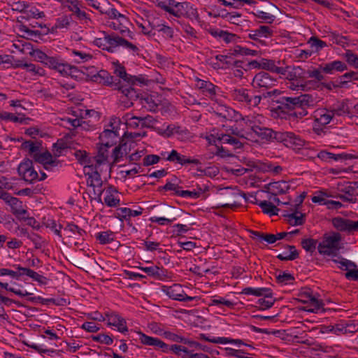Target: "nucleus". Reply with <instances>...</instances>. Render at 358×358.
Returning a JSON list of instances; mask_svg holds the SVG:
<instances>
[{
	"label": "nucleus",
	"mask_w": 358,
	"mask_h": 358,
	"mask_svg": "<svg viewBox=\"0 0 358 358\" xmlns=\"http://www.w3.org/2000/svg\"><path fill=\"white\" fill-rule=\"evenodd\" d=\"M262 96L264 98L273 96L272 102L278 105L272 111L278 115L285 114L301 119L308 115L307 108L314 105V99L309 94L287 96H285L282 92L273 90L263 93Z\"/></svg>",
	"instance_id": "obj_1"
},
{
	"label": "nucleus",
	"mask_w": 358,
	"mask_h": 358,
	"mask_svg": "<svg viewBox=\"0 0 358 358\" xmlns=\"http://www.w3.org/2000/svg\"><path fill=\"white\" fill-rule=\"evenodd\" d=\"M341 239L342 236L338 232L324 234L322 241L317 246L319 253L328 256H336L341 249Z\"/></svg>",
	"instance_id": "obj_2"
},
{
	"label": "nucleus",
	"mask_w": 358,
	"mask_h": 358,
	"mask_svg": "<svg viewBox=\"0 0 358 358\" xmlns=\"http://www.w3.org/2000/svg\"><path fill=\"white\" fill-rule=\"evenodd\" d=\"M222 197L217 201V206L222 208H234L238 207L240 203L236 199L243 197L247 201L246 194L236 189L226 187L224 192L220 194Z\"/></svg>",
	"instance_id": "obj_3"
},
{
	"label": "nucleus",
	"mask_w": 358,
	"mask_h": 358,
	"mask_svg": "<svg viewBox=\"0 0 358 358\" xmlns=\"http://www.w3.org/2000/svg\"><path fill=\"white\" fill-rule=\"evenodd\" d=\"M233 99L239 102H243L250 107L257 106L261 100L260 95H251L250 90L245 88L234 89L231 92Z\"/></svg>",
	"instance_id": "obj_4"
},
{
	"label": "nucleus",
	"mask_w": 358,
	"mask_h": 358,
	"mask_svg": "<svg viewBox=\"0 0 358 358\" xmlns=\"http://www.w3.org/2000/svg\"><path fill=\"white\" fill-rule=\"evenodd\" d=\"M106 42L107 48H105V50L108 52H114L115 48L118 46L125 47L127 48L131 49L134 52L138 50V48L136 45L129 42L123 37H121L115 33L110 34L106 33Z\"/></svg>",
	"instance_id": "obj_5"
},
{
	"label": "nucleus",
	"mask_w": 358,
	"mask_h": 358,
	"mask_svg": "<svg viewBox=\"0 0 358 358\" xmlns=\"http://www.w3.org/2000/svg\"><path fill=\"white\" fill-rule=\"evenodd\" d=\"M156 5L177 17H180L185 15L184 8L185 6H187L185 2H177L175 0H157Z\"/></svg>",
	"instance_id": "obj_6"
},
{
	"label": "nucleus",
	"mask_w": 358,
	"mask_h": 358,
	"mask_svg": "<svg viewBox=\"0 0 358 358\" xmlns=\"http://www.w3.org/2000/svg\"><path fill=\"white\" fill-rule=\"evenodd\" d=\"M280 12L278 7L271 2H268L264 8V10L257 9L253 12V15L261 19L263 22L272 23L275 19V15Z\"/></svg>",
	"instance_id": "obj_7"
},
{
	"label": "nucleus",
	"mask_w": 358,
	"mask_h": 358,
	"mask_svg": "<svg viewBox=\"0 0 358 358\" xmlns=\"http://www.w3.org/2000/svg\"><path fill=\"white\" fill-rule=\"evenodd\" d=\"M284 143L287 146L294 145L296 148L303 145V141L292 132H278L273 131V141Z\"/></svg>",
	"instance_id": "obj_8"
},
{
	"label": "nucleus",
	"mask_w": 358,
	"mask_h": 358,
	"mask_svg": "<svg viewBox=\"0 0 358 358\" xmlns=\"http://www.w3.org/2000/svg\"><path fill=\"white\" fill-rule=\"evenodd\" d=\"M163 291L169 298L179 301H192L195 299V297L187 296L185 293L182 287L179 284H173L171 286H164Z\"/></svg>",
	"instance_id": "obj_9"
},
{
	"label": "nucleus",
	"mask_w": 358,
	"mask_h": 358,
	"mask_svg": "<svg viewBox=\"0 0 358 358\" xmlns=\"http://www.w3.org/2000/svg\"><path fill=\"white\" fill-rule=\"evenodd\" d=\"M252 85L254 87L268 90L276 85V79L270 76L269 73L261 71L255 76Z\"/></svg>",
	"instance_id": "obj_10"
},
{
	"label": "nucleus",
	"mask_w": 358,
	"mask_h": 358,
	"mask_svg": "<svg viewBox=\"0 0 358 358\" xmlns=\"http://www.w3.org/2000/svg\"><path fill=\"white\" fill-rule=\"evenodd\" d=\"M33 158L36 162L43 164L45 169L50 171L52 167L57 166L59 164V161L55 157L54 158L52 154L45 151L43 153L36 152Z\"/></svg>",
	"instance_id": "obj_11"
},
{
	"label": "nucleus",
	"mask_w": 358,
	"mask_h": 358,
	"mask_svg": "<svg viewBox=\"0 0 358 358\" xmlns=\"http://www.w3.org/2000/svg\"><path fill=\"white\" fill-rule=\"evenodd\" d=\"M114 73L128 85H135L136 82L143 85H147L148 80H146L141 75L139 76L129 75L127 73L125 68L120 64L116 65Z\"/></svg>",
	"instance_id": "obj_12"
},
{
	"label": "nucleus",
	"mask_w": 358,
	"mask_h": 358,
	"mask_svg": "<svg viewBox=\"0 0 358 358\" xmlns=\"http://www.w3.org/2000/svg\"><path fill=\"white\" fill-rule=\"evenodd\" d=\"M90 80L96 83H103L106 85H110L115 87V83H117V79H114L108 71L101 70L96 74L90 76Z\"/></svg>",
	"instance_id": "obj_13"
},
{
	"label": "nucleus",
	"mask_w": 358,
	"mask_h": 358,
	"mask_svg": "<svg viewBox=\"0 0 358 358\" xmlns=\"http://www.w3.org/2000/svg\"><path fill=\"white\" fill-rule=\"evenodd\" d=\"M117 83H115V89L121 92L124 96L127 97L130 100H136L139 97L138 94L132 87L134 85L122 84L120 80H117Z\"/></svg>",
	"instance_id": "obj_14"
},
{
	"label": "nucleus",
	"mask_w": 358,
	"mask_h": 358,
	"mask_svg": "<svg viewBox=\"0 0 358 358\" xmlns=\"http://www.w3.org/2000/svg\"><path fill=\"white\" fill-rule=\"evenodd\" d=\"M97 165L95 166V170L91 173L89 174V178L87 180L88 185L93 187L94 194L99 199L103 193L102 189H98L97 192L95 189V187L97 186L98 187H101L103 182L101 180V175L96 170Z\"/></svg>",
	"instance_id": "obj_15"
},
{
	"label": "nucleus",
	"mask_w": 358,
	"mask_h": 358,
	"mask_svg": "<svg viewBox=\"0 0 358 358\" xmlns=\"http://www.w3.org/2000/svg\"><path fill=\"white\" fill-rule=\"evenodd\" d=\"M322 71L326 73L332 74L334 71L342 72L348 69L347 65L341 61H334L320 65Z\"/></svg>",
	"instance_id": "obj_16"
},
{
	"label": "nucleus",
	"mask_w": 358,
	"mask_h": 358,
	"mask_svg": "<svg viewBox=\"0 0 358 358\" xmlns=\"http://www.w3.org/2000/svg\"><path fill=\"white\" fill-rule=\"evenodd\" d=\"M107 325L116 327L121 333L128 331L126 320L117 313L110 317L109 322H107Z\"/></svg>",
	"instance_id": "obj_17"
},
{
	"label": "nucleus",
	"mask_w": 358,
	"mask_h": 358,
	"mask_svg": "<svg viewBox=\"0 0 358 358\" xmlns=\"http://www.w3.org/2000/svg\"><path fill=\"white\" fill-rule=\"evenodd\" d=\"M241 293L247 295L252 294L256 296H263L265 298H271L273 295L271 289L266 287H245L243 289Z\"/></svg>",
	"instance_id": "obj_18"
},
{
	"label": "nucleus",
	"mask_w": 358,
	"mask_h": 358,
	"mask_svg": "<svg viewBox=\"0 0 358 358\" xmlns=\"http://www.w3.org/2000/svg\"><path fill=\"white\" fill-rule=\"evenodd\" d=\"M261 69L267 70L271 72H274L281 75H285L287 72V68L278 67L275 66V62L271 59H262L261 60Z\"/></svg>",
	"instance_id": "obj_19"
},
{
	"label": "nucleus",
	"mask_w": 358,
	"mask_h": 358,
	"mask_svg": "<svg viewBox=\"0 0 358 358\" xmlns=\"http://www.w3.org/2000/svg\"><path fill=\"white\" fill-rule=\"evenodd\" d=\"M334 117V113L327 110L325 113L320 114L319 117H315L314 130L316 133L319 134L320 131H322V128H318L317 126H325L328 124Z\"/></svg>",
	"instance_id": "obj_20"
},
{
	"label": "nucleus",
	"mask_w": 358,
	"mask_h": 358,
	"mask_svg": "<svg viewBox=\"0 0 358 358\" xmlns=\"http://www.w3.org/2000/svg\"><path fill=\"white\" fill-rule=\"evenodd\" d=\"M358 190V182H354L352 186H348L342 189V192L346 193L348 196L342 194H338L336 198L341 199L343 201H348L350 203H355L356 199L353 197L355 192Z\"/></svg>",
	"instance_id": "obj_21"
},
{
	"label": "nucleus",
	"mask_w": 358,
	"mask_h": 358,
	"mask_svg": "<svg viewBox=\"0 0 358 358\" xmlns=\"http://www.w3.org/2000/svg\"><path fill=\"white\" fill-rule=\"evenodd\" d=\"M178 213L185 214L187 216H190V214L186 213L180 209L176 210L171 206H164L158 209L157 214L159 217H164L167 218L176 217V215Z\"/></svg>",
	"instance_id": "obj_22"
},
{
	"label": "nucleus",
	"mask_w": 358,
	"mask_h": 358,
	"mask_svg": "<svg viewBox=\"0 0 358 358\" xmlns=\"http://www.w3.org/2000/svg\"><path fill=\"white\" fill-rule=\"evenodd\" d=\"M331 222L338 231L351 232V220L336 217L332 219Z\"/></svg>",
	"instance_id": "obj_23"
},
{
	"label": "nucleus",
	"mask_w": 358,
	"mask_h": 358,
	"mask_svg": "<svg viewBox=\"0 0 358 358\" xmlns=\"http://www.w3.org/2000/svg\"><path fill=\"white\" fill-rule=\"evenodd\" d=\"M282 216L287 218V220L288 223L292 226L302 225L305 222L306 215L299 213L296 210H294V211L290 214H284Z\"/></svg>",
	"instance_id": "obj_24"
},
{
	"label": "nucleus",
	"mask_w": 358,
	"mask_h": 358,
	"mask_svg": "<svg viewBox=\"0 0 358 358\" xmlns=\"http://www.w3.org/2000/svg\"><path fill=\"white\" fill-rule=\"evenodd\" d=\"M251 130L262 140L273 141V130L271 129L254 125Z\"/></svg>",
	"instance_id": "obj_25"
},
{
	"label": "nucleus",
	"mask_w": 358,
	"mask_h": 358,
	"mask_svg": "<svg viewBox=\"0 0 358 358\" xmlns=\"http://www.w3.org/2000/svg\"><path fill=\"white\" fill-rule=\"evenodd\" d=\"M273 31L268 26L262 25L259 29L253 30L249 34V38L257 41L259 37H268L272 36Z\"/></svg>",
	"instance_id": "obj_26"
},
{
	"label": "nucleus",
	"mask_w": 358,
	"mask_h": 358,
	"mask_svg": "<svg viewBox=\"0 0 358 358\" xmlns=\"http://www.w3.org/2000/svg\"><path fill=\"white\" fill-rule=\"evenodd\" d=\"M143 208L139 207L138 210H131L129 208H120L118 209V215L120 220H129L131 217H136L143 213Z\"/></svg>",
	"instance_id": "obj_27"
},
{
	"label": "nucleus",
	"mask_w": 358,
	"mask_h": 358,
	"mask_svg": "<svg viewBox=\"0 0 358 358\" xmlns=\"http://www.w3.org/2000/svg\"><path fill=\"white\" fill-rule=\"evenodd\" d=\"M323 306L324 303L322 301L318 300L314 296L313 298H310V301H309L308 306L303 308V310L311 313H317L320 310L324 312L325 310Z\"/></svg>",
	"instance_id": "obj_28"
},
{
	"label": "nucleus",
	"mask_w": 358,
	"mask_h": 358,
	"mask_svg": "<svg viewBox=\"0 0 358 358\" xmlns=\"http://www.w3.org/2000/svg\"><path fill=\"white\" fill-rule=\"evenodd\" d=\"M17 114L18 116L15 115L13 113H0V119L5 120H10L13 122H20L23 123L26 120H29V118H25L24 115H22L21 113H17Z\"/></svg>",
	"instance_id": "obj_29"
},
{
	"label": "nucleus",
	"mask_w": 358,
	"mask_h": 358,
	"mask_svg": "<svg viewBox=\"0 0 358 358\" xmlns=\"http://www.w3.org/2000/svg\"><path fill=\"white\" fill-rule=\"evenodd\" d=\"M86 75L87 78L86 80H88L90 78V76L88 74H86V73L81 69H79L78 67L69 64L68 70H67V76H71L72 78H74L76 80L78 79H83V76Z\"/></svg>",
	"instance_id": "obj_30"
},
{
	"label": "nucleus",
	"mask_w": 358,
	"mask_h": 358,
	"mask_svg": "<svg viewBox=\"0 0 358 358\" xmlns=\"http://www.w3.org/2000/svg\"><path fill=\"white\" fill-rule=\"evenodd\" d=\"M341 81L337 85H334V88H341L344 87L348 82L351 80H358V73L355 71H350L345 73L340 77Z\"/></svg>",
	"instance_id": "obj_31"
},
{
	"label": "nucleus",
	"mask_w": 358,
	"mask_h": 358,
	"mask_svg": "<svg viewBox=\"0 0 358 358\" xmlns=\"http://www.w3.org/2000/svg\"><path fill=\"white\" fill-rule=\"evenodd\" d=\"M74 156L80 164H85V166L93 169V165H90L91 159L88 157V154L86 151L80 150H76L74 153Z\"/></svg>",
	"instance_id": "obj_32"
},
{
	"label": "nucleus",
	"mask_w": 358,
	"mask_h": 358,
	"mask_svg": "<svg viewBox=\"0 0 358 358\" xmlns=\"http://www.w3.org/2000/svg\"><path fill=\"white\" fill-rule=\"evenodd\" d=\"M285 248L289 250V252H290L289 255L286 257H283V255L279 254L278 255H277V258L278 259H280L281 261H292L299 257V252L297 251V250L296 249L295 246L290 245H285Z\"/></svg>",
	"instance_id": "obj_33"
},
{
	"label": "nucleus",
	"mask_w": 358,
	"mask_h": 358,
	"mask_svg": "<svg viewBox=\"0 0 358 358\" xmlns=\"http://www.w3.org/2000/svg\"><path fill=\"white\" fill-rule=\"evenodd\" d=\"M197 86L199 89L202 90L203 92H207L210 94V96L215 95V87L216 86L213 83L205 81L201 79H198L197 80Z\"/></svg>",
	"instance_id": "obj_34"
},
{
	"label": "nucleus",
	"mask_w": 358,
	"mask_h": 358,
	"mask_svg": "<svg viewBox=\"0 0 358 358\" xmlns=\"http://www.w3.org/2000/svg\"><path fill=\"white\" fill-rule=\"evenodd\" d=\"M262 209L264 213L269 214L270 215H275L278 214L279 209L273 205L271 202L263 201L258 203Z\"/></svg>",
	"instance_id": "obj_35"
},
{
	"label": "nucleus",
	"mask_w": 358,
	"mask_h": 358,
	"mask_svg": "<svg viewBox=\"0 0 358 358\" xmlns=\"http://www.w3.org/2000/svg\"><path fill=\"white\" fill-rule=\"evenodd\" d=\"M115 234L111 231H106L96 234V238L101 244H107L114 241Z\"/></svg>",
	"instance_id": "obj_36"
},
{
	"label": "nucleus",
	"mask_w": 358,
	"mask_h": 358,
	"mask_svg": "<svg viewBox=\"0 0 358 358\" xmlns=\"http://www.w3.org/2000/svg\"><path fill=\"white\" fill-rule=\"evenodd\" d=\"M69 148L67 143L63 139H59L57 143H54L52 145V152L55 157H59L63 150L67 149Z\"/></svg>",
	"instance_id": "obj_37"
},
{
	"label": "nucleus",
	"mask_w": 358,
	"mask_h": 358,
	"mask_svg": "<svg viewBox=\"0 0 358 358\" xmlns=\"http://www.w3.org/2000/svg\"><path fill=\"white\" fill-rule=\"evenodd\" d=\"M108 157V150L106 148H104L100 145L98 148V154L94 157L96 161V165L100 166L102 164L105 163Z\"/></svg>",
	"instance_id": "obj_38"
},
{
	"label": "nucleus",
	"mask_w": 358,
	"mask_h": 358,
	"mask_svg": "<svg viewBox=\"0 0 358 358\" xmlns=\"http://www.w3.org/2000/svg\"><path fill=\"white\" fill-rule=\"evenodd\" d=\"M275 299H273V296L271 298H261L259 299L257 301V303L259 306H256L259 310H264L271 308L275 302Z\"/></svg>",
	"instance_id": "obj_39"
},
{
	"label": "nucleus",
	"mask_w": 358,
	"mask_h": 358,
	"mask_svg": "<svg viewBox=\"0 0 358 358\" xmlns=\"http://www.w3.org/2000/svg\"><path fill=\"white\" fill-rule=\"evenodd\" d=\"M218 141H222L224 143H229L234 145L236 148H240L243 146L242 143L237 138L229 136V134H222L217 137Z\"/></svg>",
	"instance_id": "obj_40"
},
{
	"label": "nucleus",
	"mask_w": 358,
	"mask_h": 358,
	"mask_svg": "<svg viewBox=\"0 0 358 358\" xmlns=\"http://www.w3.org/2000/svg\"><path fill=\"white\" fill-rule=\"evenodd\" d=\"M33 167V162L29 159H25L20 164L17 168L18 174L20 176H24Z\"/></svg>",
	"instance_id": "obj_41"
},
{
	"label": "nucleus",
	"mask_w": 358,
	"mask_h": 358,
	"mask_svg": "<svg viewBox=\"0 0 358 358\" xmlns=\"http://www.w3.org/2000/svg\"><path fill=\"white\" fill-rule=\"evenodd\" d=\"M317 241L313 238L302 239L301 244L302 248L307 252H313L316 249Z\"/></svg>",
	"instance_id": "obj_42"
},
{
	"label": "nucleus",
	"mask_w": 358,
	"mask_h": 358,
	"mask_svg": "<svg viewBox=\"0 0 358 358\" xmlns=\"http://www.w3.org/2000/svg\"><path fill=\"white\" fill-rule=\"evenodd\" d=\"M258 52L257 50H250L247 48H243L240 45H236L234 49L233 50V52H231L232 55H252V56H256L257 55Z\"/></svg>",
	"instance_id": "obj_43"
},
{
	"label": "nucleus",
	"mask_w": 358,
	"mask_h": 358,
	"mask_svg": "<svg viewBox=\"0 0 358 358\" xmlns=\"http://www.w3.org/2000/svg\"><path fill=\"white\" fill-rule=\"evenodd\" d=\"M75 1H76L75 3L74 2L73 3V1L69 2L70 6H69V8L70 10L73 12L80 20L86 19L87 14L85 11H83L80 9V8L78 6V5H79L78 0H75Z\"/></svg>",
	"instance_id": "obj_44"
},
{
	"label": "nucleus",
	"mask_w": 358,
	"mask_h": 358,
	"mask_svg": "<svg viewBox=\"0 0 358 358\" xmlns=\"http://www.w3.org/2000/svg\"><path fill=\"white\" fill-rule=\"evenodd\" d=\"M138 334L139 335V340L141 343L143 345H150V346H155L157 341L158 340L157 338L151 337L145 335L141 331H138Z\"/></svg>",
	"instance_id": "obj_45"
},
{
	"label": "nucleus",
	"mask_w": 358,
	"mask_h": 358,
	"mask_svg": "<svg viewBox=\"0 0 358 358\" xmlns=\"http://www.w3.org/2000/svg\"><path fill=\"white\" fill-rule=\"evenodd\" d=\"M138 26L142 29V32L144 34L152 36L156 34L155 29L157 25H155L152 22L148 21L145 24H138Z\"/></svg>",
	"instance_id": "obj_46"
},
{
	"label": "nucleus",
	"mask_w": 358,
	"mask_h": 358,
	"mask_svg": "<svg viewBox=\"0 0 358 358\" xmlns=\"http://www.w3.org/2000/svg\"><path fill=\"white\" fill-rule=\"evenodd\" d=\"M330 111L331 113H334V115H343L345 114H347L349 116L351 115L349 108L347 103H345L344 101L341 102L336 108H334Z\"/></svg>",
	"instance_id": "obj_47"
},
{
	"label": "nucleus",
	"mask_w": 358,
	"mask_h": 358,
	"mask_svg": "<svg viewBox=\"0 0 358 358\" xmlns=\"http://www.w3.org/2000/svg\"><path fill=\"white\" fill-rule=\"evenodd\" d=\"M217 109L221 113V117L224 120H230L233 117L235 110L226 106H220Z\"/></svg>",
	"instance_id": "obj_48"
},
{
	"label": "nucleus",
	"mask_w": 358,
	"mask_h": 358,
	"mask_svg": "<svg viewBox=\"0 0 358 358\" xmlns=\"http://www.w3.org/2000/svg\"><path fill=\"white\" fill-rule=\"evenodd\" d=\"M344 57L350 65L358 69V56L357 55L354 54L351 50H348Z\"/></svg>",
	"instance_id": "obj_49"
},
{
	"label": "nucleus",
	"mask_w": 358,
	"mask_h": 358,
	"mask_svg": "<svg viewBox=\"0 0 358 358\" xmlns=\"http://www.w3.org/2000/svg\"><path fill=\"white\" fill-rule=\"evenodd\" d=\"M26 13V16H22V18L29 20L30 18H42L45 16L43 12H40L36 8H32L31 9L27 10L24 13Z\"/></svg>",
	"instance_id": "obj_50"
},
{
	"label": "nucleus",
	"mask_w": 358,
	"mask_h": 358,
	"mask_svg": "<svg viewBox=\"0 0 358 358\" xmlns=\"http://www.w3.org/2000/svg\"><path fill=\"white\" fill-rule=\"evenodd\" d=\"M40 146L41 144H39V145H35V144L32 141H24L22 144L21 148L23 150H28L29 154L34 156L36 152L39 151Z\"/></svg>",
	"instance_id": "obj_51"
},
{
	"label": "nucleus",
	"mask_w": 358,
	"mask_h": 358,
	"mask_svg": "<svg viewBox=\"0 0 358 358\" xmlns=\"http://www.w3.org/2000/svg\"><path fill=\"white\" fill-rule=\"evenodd\" d=\"M92 338L94 341L99 342L106 345H111L113 343V338L110 336L104 334L92 336Z\"/></svg>",
	"instance_id": "obj_52"
},
{
	"label": "nucleus",
	"mask_w": 358,
	"mask_h": 358,
	"mask_svg": "<svg viewBox=\"0 0 358 358\" xmlns=\"http://www.w3.org/2000/svg\"><path fill=\"white\" fill-rule=\"evenodd\" d=\"M308 43L310 44V46L312 48H313V47L315 48V51H318L327 46V43L324 41L319 39L316 36H312L309 39Z\"/></svg>",
	"instance_id": "obj_53"
},
{
	"label": "nucleus",
	"mask_w": 358,
	"mask_h": 358,
	"mask_svg": "<svg viewBox=\"0 0 358 358\" xmlns=\"http://www.w3.org/2000/svg\"><path fill=\"white\" fill-rule=\"evenodd\" d=\"M27 71L32 73L33 75L44 76L45 70L31 63H27L26 68Z\"/></svg>",
	"instance_id": "obj_54"
},
{
	"label": "nucleus",
	"mask_w": 358,
	"mask_h": 358,
	"mask_svg": "<svg viewBox=\"0 0 358 358\" xmlns=\"http://www.w3.org/2000/svg\"><path fill=\"white\" fill-rule=\"evenodd\" d=\"M202 193V189L201 187H199V191H189V190H180L176 192V195L182 196V197H187L189 196L192 198H198L200 196L201 194Z\"/></svg>",
	"instance_id": "obj_55"
},
{
	"label": "nucleus",
	"mask_w": 358,
	"mask_h": 358,
	"mask_svg": "<svg viewBox=\"0 0 358 358\" xmlns=\"http://www.w3.org/2000/svg\"><path fill=\"white\" fill-rule=\"evenodd\" d=\"M126 146V144H121L116 146L113 151L112 157H113V164H116L119 162L120 159L123 157L122 148Z\"/></svg>",
	"instance_id": "obj_56"
},
{
	"label": "nucleus",
	"mask_w": 358,
	"mask_h": 358,
	"mask_svg": "<svg viewBox=\"0 0 358 358\" xmlns=\"http://www.w3.org/2000/svg\"><path fill=\"white\" fill-rule=\"evenodd\" d=\"M64 231H69L73 234L76 232L80 236H83V235L86 234V231L84 229L80 228L78 225L73 223L68 224L64 228Z\"/></svg>",
	"instance_id": "obj_57"
},
{
	"label": "nucleus",
	"mask_w": 358,
	"mask_h": 358,
	"mask_svg": "<svg viewBox=\"0 0 358 358\" xmlns=\"http://www.w3.org/2000/svg\"><path fill=\"white\" fill-rule=\"evenodd\" d=\"M38 178V174L36 170H34V167H32L27 173L22 176V179L29 183H33L34 181L37 180Z\"/></svg>",
	"instance_id": "obj_58"
},
{
	"label": "nucleus",
	"mask_w": 358,
	"mask_h": 358,
	"mask_svg": "<svg viewBox=\"0 0 358 358\" xmlns=\"http://www.w3.org/2000/svg\"><path fill=\"white\" fill-rule=\"evenodd\" d=\"M160 160V157L156 155H148L143 158V166H148L152 164L158 163Z\"/></svg>",
	"instance_id": "obj_59"
},
{
	"label": "nucleus",
	"mask_w": 358,
	"mask_h": 358,
	"mask_svg": "<svg viewBox=\"0 0 358 358\" xmlns=\"http://www.w3.org/2000/svg\"><path fill=\"white\" fill-rule=\"evenodd\" d=\"M29 55L36 58L39 62L43 63L44 64L50 57L38 49L35 50L34 52H29Z\"/></svg>",
	"instance_id": "obj_60"
},
{
	"label": "nucleus",
	"mask_w": 358,
	"mask_h": 358,
	"mask_svg": "<svg viewBox=\"0 0 358 358\" xmlns=\"http://www.w3.org/2000/svg\"><path fill=\"white\" fill-rule=\"evenodd\" d=\"M331 196L327 194L326 192L320 191L318 192V194L312 197V201L313 203H319L321 205H325L328 200L326 199V197Z\"/></svg>",
	"instance_id": "obj_61"
},
{
	"label": "nucleus",
	"mask_w": 358,
	"mask_h": 358,
	"mask_svg": "<svg viewBox=\"0 0 358 358\" xmlns=\"http://www.w3.org/2000/svg\"><path fill=\"white\" fill-rule=\"evenodd\" d=\"M28 276L41 285L47 284L48 278L42 275L38 274L33 270H31V272Z\"/></svg>",
	"instance_id": "obj_62"
},
{
	"label": "nucleus",
	"mask_w": 358,
	"mask_h": 358,
	"mask_svg": "<svg viewBox=\"0 0 358 358\" xmlns=\"http://www.w3.org/2000/svg\"><path fill=\"white\" fill-rule=\"evenodd\" d=\"M299 296L301 297L298 299L299 302L307 304L310 301V298L314 297L309 290L301 291L299 294Z\"/></svg>",
	"instance_id": "obj_63"
},
{
	"label": "nucleus",
	"mask_w": 358,
	"mask_h": 358,
	"mask_svg": "<svg viewBox=\"0 0 358 358\" xmlns=\"http://www.w3.org/2000/svg\"><path fill=\"white\" fill-rule=\"evenodd\" d=\"M117 136V135L115 131L106 129L100 134L99 139L101 141H104L105 140H109V138H114Z\"/></svg>",
	"instance_id": "obj_64"
}]
</instances>
